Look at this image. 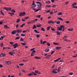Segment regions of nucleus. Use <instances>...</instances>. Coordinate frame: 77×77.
I'll list each match as a JSON object with an SVG mask.
<instances>
[{"mask_svg":"<svg viewBox=\"0 0 77 77\" xmlns=\"http://www.w3.org/2000/svg\"><path fill=\"white\" fill-rule=\"evenodd\" d=\"M32 23H34L35 22V20H32L31 21Z\"/></svg>","mask_w":77,"mask_h":77,"instance_id":"39","label":"nucleus"},{"mask_svg":"<svg viewBox=\"0 0 77 77\" xmlns=\"http://www.w3.org/2000/svg\"><path fill=\"white\" fill-rule=\"evenodd\" d=\"M41 8L36 9V12H38V11H40V10H41Z\"/></svg>","mask_w":77,"mask_h":77,"instance_id":"45","label":"nucleus"},{"mask_svg":"<svg viewBox=\"0 0 77 77\" xmlns=\"http://www.w3.org/2000/svg\"><path fill=\"white\" fill-rule=\"evenodd\" d=\"M22 71L23 72H24V73H25V72H26V71L25 70H22Z\"/></svg>","mask_w":77,"mask_h":77,"instance_id":"58","label":"nucleus"},{"mask_svg":"<svg viewBox=\"0 0 77 77\" xmlns=\"http://www.w3.org/2000/svg\"><path fill=\"white\" fill-rule=\"evenodd\" d=\"M77 5V3L75 2H74L72 4V6H75V5Z\"/></svg>","mask_w":77,"mask_h":77,"instance_id":"19","label":"nucleus"},{"mask_svg":"<svg viewBox=\"0 0 77 77\" xmlns=\"http://www.w3.org/2000/svg\"><path fill=\"white\" fill-rule=\"evenodd\" d=\"M9 54H11V56H12V55H13V54L12 53V52H9Z\"/></svg>","mask_w":77,"mask_h":77,"instance_id":"49","label":"nucleus"},{"mask_svg":"<svg viewBox=\"0 0 77 77\" xmlns=\"http://www.w3.org/2000/svg\"><path fill=\"white\" fill-rule=\"evenodd\" d=\"M68 30H69V31H72V30H73V29H70V28H69L68 29Z\"/></svg>","mask_w":77,"mask_h":77,"instance_id":"27","label":"nucleus"},{"mask_svg":"<svg viewBox=\"0 0 77 77\" xmlns=\"http://www.w3.org/2000/svg\"><path fill=\"white\" fill-rule=\"evenodd\" d=\"M53 44L54 45H59V43H58L53 42Z\"/></svg>","mask_w":77,"mask_h":77,"instance_id":"35","label":"nucleus"},{"mask_svg":"<svg viewBox=\"0 0 77 77\" xmlns=\"http://www.w3.org/2000/svg\"><path fill=\"white\" fill-rule=\"evenodd\" d=\"M11 12H14V13H15V11L14 10V9L11 10Z\"/></svg>","mask_w":77,"mask_h":77,"instance_id":"46","label":"nucleus"},{"mask_svg":"<svg viewBox=\"0 0 77 77\" xmlns=\"http://www.w3.org/2000/svg\"><path fill=\"white\" fill-rule=\"evenodd\" d=\"M60 59H61L60 58H59L56 60H54V61L55 62H57V61H59V60Z\"/></svg>","mask_w":77,"mask_h":77,"instance_id":"11","label":"nucleus"},{"mask_svg":"<svg viewBox=\"0 0 77 77\" xmlns=\"http://www.w3.org/2000/svg\"><path fill=\"white\" fill-rule=\"evenodd\" d=\"M41 27V24L37 25V27Z\"/></svg>","mask_w":77,"mask_h":77,"instance_id":"34","label":"nucleus"},{"mask_svg":"<svg viewBox=\"0 0 77 77\" xmlns=\"http://www.w3.org/2000/svg\"><path fill=\"white\" fill-rule=\"evenodd\" d=\"M20 39V37H17L15 38V40H16L17 39Z\"/></svg>","mask_w":77,"mask_h":77,"instance_id":"48","label":"nucleus"},{"mask_svg":"<svg viewBox=\"0 0 77 77\" xmlns=\"http://www.w3.org/2000/svg\"><path fill=\"white\" fill-rule=\"evenodd\" d=\"M5 63H6V64L7 65H9V64H11V63L10 61H7V62H5Z\"/></svg>","mask_w":77,"mask_h":77,"instance_id":"13","label":"nucleus"},{"mask_svg":"<svg viewBox=\"0 0 77 77\" xmlns=\"http://www.w3.org/2000/svg\"><path fill=\"white\" fill-rule=\"evenodd\" d=\"M33 10H34L35 12H36V9L35 8H33L32 9Z\"/></svg>","mask_w":77,"mask_h":77,"instance_id":"61","label":"nucleus"},{"mask_svg":"<svg viewBox=\"0 0 77 77\" xmlns=\"http://www.w3.org/2000/svg\"><path fill=\"white\" fill-rule=\"evenodd\" d=\"M61 48H62L61 47H57L56 48V49H57V50H59V49H60Z\"/></svg>","mask_w":77,"mask_h":77,"instance_id":"20","label":"nucleus"},{"mask_svg":"<svg viewBox=\"0 0 77 77\" xmlns=\"http://www.w3.org/2000/svg\"><path fill=\"white\" fill-rule=\"evenodd\" d=\"M3 46V43L2 42L1 44V47H2Z\"/></svg>","mask_w":77,"mask_h":77,"instance_id":"55","label":"nucleus"},{"mask_svg":"<svg viewBox=\"0 0 77 77\" xmlns=\"http://www.w3.org/2000/svg\"><path fill=\"white\" fill-rule=\"evenodd\" d=\"M21 44L23 45H26V43H21Z\"/></svg>","mask_w":77,"mask_h":77,"instance_id":"52","label":"nucleus"},{"mask_svg":"<svg viewBox=\"0 0 77 77\" xmlns=\"http://www.w3.org/2000/svg\"><path fill=\"white\" fill-rule=\"evenodd\" d=\"M13 46L14 47H13L14 48H17V47H18V46H19V45H18V43H16L14 44Z\"/></svg>","mask_w":77,"mask_h":77,"instance_id":"2","label":"nucleus"},{"mask_svg":"<svg viewBox=\"0 0 77 77\" xmlns=\"http://www.w3.org/2000/svg\"><path fill=\"white\" fill-rule=\"evenodd\" d=\"M21 36H25V34H21Z\"/></svg>","mask_w":77,"mask_h":77,"instance_id":"43","label":"nucleus"},{"mask_svg":"<svg viewBox=\"0 0 77 77\" xmlns=\"http://www.w3.org/2000/svg\"><path fill=\"white\" fill-rule=\"evenodd\" d=\"M10 44H11V45H14V42H10Z\"/></svg>","mask_w":77,"mask_h":77,"instance_id":"31","label":"nucleus"},{"mask_svg":"<svg viewBox=\"0 0 77 77\" xmlns=\"http://www.w3.org/2000/svg\"><path fill=\"white\" fill-rule=\"evenodd\" d=\"M36 37H37V38H39L40 37V35H39L38 34H37L36 35Z\"/></svg>","mask_w":77,"mask_h":77,"instance_id":"40","label":"nucleus"},{"mask_svg":"<svg viewBox=\"0 0 77 77\" xmlns=\"http://www.w3.org/2000/svg\"><path fill=\"white\" fill-rule=\"evenodd\" d=\"M45 52H48V51H49L50 50H49V49L48 48H47L45 49Z\"/></svg>","mask_w":77,"mask_h":77,"instance_id":"12","label":"nucleus"},{"mask_svg":"<svg viewBox=\"0 0 77 77\" xmlns=\"http://www.w3.org/2000/svg\"><path fill=\"white\" fill-rule=\"evenodd\" d=\"M19 65L20 66H23V63H20L19 64Z\"/></svg>","mask_w":77,"mask_h":77,"instance_id":"59","label":"nucleus"},{"mask_svg":"<svg viewBox=\"0 0 77 77\" xmlns=\"http://www.w3.org/2000/svg\"><path fill=\"white\" fill-rule=\"evenodd\" d=\"M36 28V25H35L34 24L33 25V27L32 28V29H34Z\"/></svg>","mask_w":77,"mask_h":77,"instance_id":"25","label":"nucleus"},{"mask_svg":"<svg viewBox=\"0 0 77 77\" xmlns=\"http://www.w3.org/2000/svg\"><path fill=\"white\" fill-rule=\"evenodd\" d=\"M4 9L7 11H9V8L8 7H4Z\"/></svg>","mask_w":77,"mask_h":77,"instance_id":"9","label":"nucleus"},{"mask_svg":"<svg viewBox=\"0 0 77 77\" xmlns=\"http://www.w3.org/2000/svg\"><path fill=\"white\" fill-rule=\"evenodd\" d=\"M47 45H48V46H50V44H49V43H47Z\"/></svg>","mask_w":77,"mask_h":77,"instance_id":"63","label":"nucleus"},{"mask_svg":"<svg viewBox=\"0 0 77 77\" xmlns=\"http://www.w3.org/2000/svg\"><path fill=\"white\" fill-rule=\"evenodd\" d=\"M20 21V19H17V20L16 21V23H19V22Z\"/></svg>","mask_w":77,"mask_h":77,"instance_id":"28","label":"nucleus"},{"mask_svg":"<svg viewBox=\"0 0 77 77\" xmlns=\"http://www.w3.org/2000/svg\"><path fill=\"white\" fill-rule=\"evenodd\" d=\"M1 13V14L2 15H4V14L3 13V12H2V10H1L0 11Z\"/></svg>","mask_w":77,"mask_h":77,"instance_id":"44","label":"nucleus"},{"mask_svg":"<svg viewBox=\"0 0 77 77\" xmlns=\"http://www.w3.org/2000/svg\"><path fill=\"white\" fill-rule=\"evenodd\" d=\"M16 31V33H20V32H22V30L20 29H19L17 30Z\"/></svg>","mask_w":77,"mask_h":77,"instance_id":"6","label":"nucleus"},{"mask_svg":"<svg viewBox=\"0 0 77 77\" xmlns=\"http://www.w3.org/2000/svg\"><path fill=\"white\" fill-rule=\"evenodd\" d=\"M34 31L35 32V33H37V32H38V31H37L36 29H35L34 30Z\"/></svg>","mask_w":77,"mask_h":77,"instance_id":"60","label":"nucleus"},{"mask_svg":"<svg viewBox=\"0 0 77 77\" xmlns=\"http://www.w3.org/2000/svg\"><path fill=\"white\" fill-rule=\"evenodd\" d=\"M1 55H2V57H4L5 56H6V54H5V53H2L1 54Z\"/></svg>","mask_w":77,"mask_h":77,"instance_id":"21","label":"nucleus"},{"mask_svg":"<svg viewBox=\"0 0 77 77\" xmlns=\"http://www.w3.org/2000/svg\"><path fill=\"white\" fill-rule=\"evenodd\" d=\"M26 32H30V30L28 29H26Z\"/></svg>","mask_w":77,"mask_h":77,"instance_id":"38","label":"nucleus"},{"mask_svg":"<svg viewBox=\"0 0 77 77\" xmlns=\"http://www.w3.org/2000/svg\"><path fill=\"white\" fill-rule=\"evenodd\" d=\"M34 58H35V59H41L40 57H34Z\"/></svg>","mask_w":77,"mask_h":77,"instance_id":"24","label":"nucleus"},{"mask_svg":"<svg viewBox=\"0 0 77 77\" xmlns=\"http://www.w3.org/2000/svg\"><path fill=\"white\" fill-rule=\"evenodd\" d=\"M35 52H36V51L35 50H33L32 51V53L31 54V56H34V54H35Z\"/></svg>","mask_w":77,"mask_h":77,"instance_id":"3","label":"nucleus"},{"mask_svg":"<svg viewBox=\"0 0 77 77\" xmlns=\"http://www.w3.org/2000/svg\"><path fill=\"white\" fill-rule=\"evenodd\" d=\"M36 17H37L39 18H41V15H38L36 16Z\"/></svg>","mask_w":77,"mask_h":77,"instance_id":"37","label":"nucleus"},{"mask_svg":"<svg viewBox=\"0 0 77 77\" xmlns=\"http://www.w3.org/2000/svg\"><path fill=\"white\" fill-rule=\"evenodd\" d=\"M51 57V55H48L47 56H46L45 57V58H46V59H49V58H50V57Z\"/></svg>","mask_w":77,"mask_h":77,"instance_id":"10","label":"nucleus"},{"mask_svg":"<svg viewBox=\"0 0 77 77\" xmlns=\"http://www.w3.org/2000/svg\"><path fill=\"white\" fill-rule=\"evenodd\" d=\"M56 33H57V35H60V32H58V31H57L56 32Z\"/></svg>","mask_w":77,"mask_h":77,"instance_id":"17","label":"nucleus"},{"mask_svg":"<svg viewBox=\"0 0 77 77\" xmlns=\"http://www.w3.org/2000/svg\"><path fill=\"white\" fill-rule=\"evenodd\" d=\"M20 41H22V42H23V41H24V40L23 39H22V38H20Z\"/></svg>","mask_w":77,"mask_h":77,"instance_id":"54","label":"nucleus"},{"mask_svg":"<svg viewBox=\"0 0 77 77\" xmlns=\"http://www.w3.org/2000/svg\"><path fill=\"white\" fill-rule=\"evenodd\" d=\"M25 25V23L23 24L20 26V27H23V26Z\"/></svg>","mask_w":77,"mask_h":77,"instance_id":"33","label":"nucleus"},{"mask_svg":"<svg viewBox=\"0 0 77 77\" xmlns=\"http://www.w3.org/2000/svg\"><path fill=\"white\" fill-rule=\"evenodd\" d=\"M73 73L72 72H70L69 73V75H73Z\"/></svg>","mask_w":77,"mask_h":77,"instance_id":"41","label":"nucleus"},{"mask_svg":"<svg viewBox=\"0 0 77 77\" xmlns=\"http://www.w3.org/2000/svg\"><path fill=\"white\" fill-rule=\"evenodd\" d=\"M46 3H47V4H50V1H47L46 2Z\"/></svg>","mask_w":77,"mask_h":77,"instance_id":"23","label":"nucleus"},{"mask_svg":"<svg viewBox=\"0 0 77 77\" xmlns=\"http://www.w3.org/2000/svg\"><path fill=\"white\" fill-rule=\"evenodd\" d=\"M35 50V48H32V49H30V51H33V50Z\"/></svg>","mask_w":77,"mask_h":77,"instance_id":"53","label":"nucleus"},{"mask_svg":"<svg viewBox=\"0 0 77 77\" xmlns=\"http://www.w3.org/2000/svg\"><path fill=\"white\" fill-rule=\"evenodd\" d=\"M8 14H10V15L11 16H12V17L13 16L12 15H14L15 14H14V13H11V12H8Z\"/></svg>","mask_w":77,"mask_h":77,"instance_id":"8","label":"nucleus"},{"mask_svg":"<svg viewBox=\"0 0 77 77\" xmlns=\"http://www.w3.org/2000/svg\"><path fill=\"white\" fill-rule=\"evenodd\" d=\"M41 29L42 31H43V32H45V29L44 28L41 27Z\"/></svg>","mask_w":77,"mask_h":77,"instance_id":"30","label":"nucleus"},{"mask_svg":"<svg viewBox=\"0 0 77 77\" xmlns=\"http://www.w3.org/2000/svg\"><path fill=\"white\" fill-rule=\"evenodd\" d=\"M38 71L37 70H35V73L38 74Z\"/></svg>","mask_w":77,"mask_h":77,"instance_id":"51","label":"nucleus"},{"mask_svg":"<svg viewBox=\"0 0 77 77\" xmlns=\"http://www.w3.org/2000/svg\"><path fill=\"white\" fill-rule=\"evenodd\" d=\"M58 15H62V13L59 12L58 14Z\"/></svg>","mask_w":77,"mask_h":77,"instance_id":"36","label":"nucleus"},{"mask_svg":"<svg viewBox=\"0 0 77 77\" xmlns=\"http://www.w3.org/2000/svg\"><path fill=\"white\" fill-rule=\"evenodd\" d=\"M56 23H57V24H59L60 23V21H57L56 22Z\"/></svg>","mask_w":77,"mask_h":77,"instance_id":"42","label":"nucleus"},{"mask_svg":"<svg viewBox=\"0 0 77 77\" xmlns=\"http://www.w3.org/2000/svg\"><path fill=\"white\" fill-rule=\"evenodd\" d=\"M60 27L62 29L63 28H64V27H65V26L63 25H61L60 26Z\"/></svg>","mask_w":77,"mask_h":77,"instance_id":"32","label":"nucleus"},{"mask_svg":"<svg viewBox=\"0 0 77 77\" xmlns=\"http://www.w3.org/2000/svg\"><path fill=\"white\" fill-rule=\"evenodd\" d=\"M50 26H48L47 29V30H49V29H50Z\"/></svg>","mask_w":77,"mask_h":77,"instance_id":"29","label":"nucleus"},{"mask_svg":"<svg viewBox=\"0 0 77 77\" xmlns=\"http://www.w3.org/2000/svg\"><path fill=\"white\" fill-rule=\"evenodd\" d=\"M27 75L30 77V76H32V75H33V73H29L27 74Z\"/></svg>","mask_w":77,"mask_h":77,"instance_id":"16","label":"nucleus"},{"mask_svg":"<svg viewBox=\"0 0 77 77\" xmlns=\"http://www.w3.org/2000/svg\"><path fill=\"white\" fill-rule=\"evenodd\" d=\"M46 42H46V41H43V42H42V44H45V43H46Z\"/></svg>","mask_w":77,"mask_h":77,"instance_id":"50","label":"nucleus"},{"mask_svg":"<svg viewBox=\"0 0 77 77\" xmlns=\"http://www.w3.org/2000/svg\"><path fill=\"white\" fill-rule=\"evenodd\" d=\"M57 70V71L58 72H60V67H59Z\"/></svg>","mask_w":77,"mask_h":77,"instance_id":"14","label":"nucleus"},{"mask_svg":"<svg viewBox=\"0 0 77 77\" xmlns=\"http://www.w3.org/2000/svg\"><path fill=\"white\" fill-rule=\"evenodd\" d=\"M69 2H65V5H68V3Z\"/></svg>","mask_w":77,"mask_h":77,"instance_id":"56","label":"nucleus"},{"mask_svg":"<svg viewBox=\"0 0 77 77\" xmlns=\"http://www.w3.org/2000/svg\"><path fill=\"white\" fill-rule=\"evenodd\" d=\"M4 27L5 28V29H9V27H8L7 25H4Z\"/></svg>","mask_w":77,"mask_h":77,"instance_id":"18","label":"nucleus"},{"mask_svg":"<svg viewBox=\"0 0 77 77\" xmlns=\"http://www.w3.org/2000/svg\"><path fill=\"white\" fill-rule=\"evenodd\" d=\"M39 5H37L38 7L39 8H41V6H42V4H40Z\"/></svg>","mask_w":77,"mask_h":77,"instance_id":"26","label":"nucleus"},{"mask_svg":"<svg viewBox=\"0 0 77 77\" xmlns=\"http://www.w3.org/2000/svg\"><path fill=\"white\" fill-rule=\"evenodd\" d=\"M15 33H17V31L15 30H14L11 32V34L12 35H15Z\"/></svg>","mask_w":77,"mask_h":77,"instance_id":"5","label":"nucleus"},{"mask_svg":"<svg viewBox=\"0 0 77 77\" xmlns=\"http://www.w3.org/2000/svg\"><path fill=\"white\" fill-rule=\"evenodd\" d=\"M57 30L58 31H59V30L61 31L62 30V28H61L60 27H59L58 29H57Z\"/></svg>","mask_w":77,"mask_h":77,"instance_id":"15","label":"nucleus"},{"mask_svg":"<svg viewBox=\"0 0 77 77\" xmlns=\"http://www.w3.org/2000/svg\"><path fill=\"white\" fill-rule=\"evenodd\" d=\"M52 72V73H54V74H56V73H57V72H56V71L54 70H53Z\"/></svg>","mask_w":77,"mask_h":77,"instance_id":"22","label":"nucleus"},{"mask_svg":"<svg viewBox=\"0 0 77 77\" xmlns=\"http://www.w3.org/2000/svg\"><path fill=\"white\" fill-rule=\"evenodd\" d=\"M48 23H52V24H54V22L52 20H49L48 21Z\"/></svg>","mask_w":77,"mask_h":77,"instance_id":"7","label":"nucleus"},{"mask_svg":"<svg viewBox=\"0 0 77 77\" xmlns=\"http://www.w3.org/2000/svg\"><path fill=\"white\" fill-rule=\"evenodd\" d=\"M28 24H31V23H32V22L31 21V22H28V23H27Z\"/></svg>","mask_w":77,"mask_h":77,"instance_id":"64","label":"nucleus"},{"mask_svg":"<svg viewBox=\"0 0 77 77\" xmlns=\"http://www.w3.org/2000/svg\"><path fill=\"white\" fill-rule=\"evenodd\" d=\"M25 15H26V13H25V12H24L23 13L21 12L20 13L19 16H20V17H22L24 16Z\"/></svg>","mask_w":77,"mask_h":77,"instance_id":"1","label":"nucleus"},{"mask_svg":"<svg viewBox=\"0 0 77 77\" xmlns=\"http://www.w3.org/2000/svg\"><path fill=\"white\" fill-rule=\"evenodd\" d=\"M33 3L32 4V5H34L33 6H32V8H35L36 7V5H35V2H34V1H32Z\"/></svg>","mask_w":77,"mask_h":77,"instance_id":"4","label":"nucleus"},{"mask_svg":"<svg viewBox=\"0 0 77 77\" xmlns=\"http://www.w3.org/2000/svg\"><path fill=\"white\" fill-rule=\"evenodd\" d=\"M65 23H66V24H68L69 23V21H65Z\"/></svg>","mask_w":77,"mask_h":77,"instance_id":"62","label":"nucleus"},{"mask_svg":"<svg viewBox=\"0 0 77 77\" xmlns=\"http://www.w3.org/2000/svg\"><path fill=\"white\" fill-rule=\"evenodd\" d=\"M26 21V20L25 19H22V21Z\"/></svg>","mask_w":77,"mask_h":77,"instance_id":"57","label":"nucleus"},{"mask_svg":"<svg viewBox=\"0 0 77 77\" xmlns=\"http://www.w3.org/2000/svg\"><path fill=\"white\" fill-rule=\"evenodd\" d=\"M58 20H61V21H63V19H62V18L59 17L58 18Z\"/></svg>","mask_w":77,"mask_h":77,"instance_id":"47","label":"nucleus"}]
</instances>
